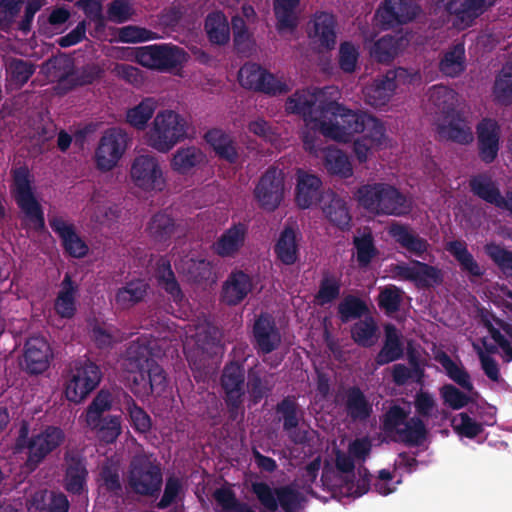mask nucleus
<instances>
[{"instance_id":"3c124183","label":"nucleus","mask_w":512,"mask_h":512,"mask_svg":"<svg viewBox=\"0 0 512 512\" xmlns=\"http://www.w3.org/2000/svg\"><path fill=\"white\" fill-rule=\"evenodd\" d=\"M338 317L342 323L361 319L369 315L366 302L354 295L345 296L337 307Z\"/></svg>"},{"instance_id":"49530a36","label":"nucleus","mask_w":512,"mask_h":512,"mask_svg":"<svg viewBox=\"0 0 512 512\" xmlns=\"http://www.w3.org/2000/svg\"><path fill=\"white\" fill-rule=\"evenodd\" d=\"M275 252L284 264H293L298 258V233L293 228H285L275 245Z\"/></svg>"},{"instance_id":"9b49d317","label":"nucleus","mask_w":512,"mask_h":512,"mask_svg":"<svg viewBox=\"0 0 512 512\" xmlns=\"http://www.w3.org/2000/svg\"><path fill=\"white\" fill-rule=\"evenodd\" d=\"M245 370L243 365L231 361L227 363L221 374L220 384L224 391V401L229 419L235 421L243 415Z\"/></svg>"},{"instance_id":"4d7b16f0","label":"nucleus","mask_w":512,"mask_h":512,"mask_svg":"<svg viewBox=\"0 0 512 512\" xmlns=\"http://www.w3.org/2000/svg\"><path fill=\"white\" fill-rule=\"evenodd\" d=\"M184 495L185 489L182 480L174 475L169 476L166 478L163 495L157 502L156 507L159 510H165L178 502H182Z\"/></svg>"},{"instance_id":"2f4dec72","label":"nucleus","mask_w":512,"mask_h":512,"mask_svg":"<svg viewBox=\"0 0 512 512\" xmlns=\"http://www.w3.org/2000/svg\"><path fill=\"white\" fill-rule=\"evenodd\" d=\"M41 73L48 82H58L55 90L59 94L67 92L74 86V79L70 74V65L65 58L50 59L42 66Z\"/></svg>"},{"instance_id":"9d476101","label":"nucleus","mask_w":512,"mask_h":512,"mask_svg":"<svg viewBox=\"0 0 512 512\" xmlns=\"http://www.w3.org/2000/svg\"><path fill=\"white\" fill-rule=\"evenodd\" d=\"M128 483L135 494L158 497L163 484L161 468L146 457L135 458L130 465Z\"/></svg>"},{"instance_id":"412c9836","label":"nucleus","mask_w":512,"mask_h":512,"mask_svg":"<svg viewBox=\"0 0 512 512\" xmlns=\"http://www.w3.org/2000/svg\"><path fill=\"white\" fill-rule=\"evenodd\" d=\"M96 364L86 360L76 366L65 385V396L70 402L80 403L96 388Z\"/></svg>"},{"instance_id":"a18cd8bd","label":"nucleus","mask_w":512,"mask_h":512,"mask_svg":"<svg viewBox=\"0 0 512 512\" xmlns=\"http://www.w3.org/2000/svg\"><path fill=\"white\" fill-rule=\"evenodd\" d=\"M428 97L435 113L445 114L446 118L453 114L458 103L457 94L445 86H434L429 90Z\"/></svg>"},{"instance_id":"f704fd0d","label":"nucleus","mask_w":512,"mask_h":512,"mask_svg":"<svg viewBox=\"0 0 512 512\" xmlns=\"http://www.w3.org/2000/svg\"><path fill=\"white\" fill-rule=\"evenodd\" d=\"M246 227L237 224L224 231L213 244V250L222 257L234 256L243 247L246 238Z\"/></svg>"},{"instance_id":"c9c22d12","label":"nucleus","mask_w":512,"mask_h":512,"mask_svg":"<svg viewBox=\"0 0 512 512\" xmlns=\"http://www.w3.org/2000/svg\"><path fill=\"white\" fill-rule=\"evenodd\" d=\"M204 140L218 157L231 163L237 160L238 152L235 141L222 129L213 128L208 130L204 135Z\"/></svg>"},{"instance_id":"2eb2a0df","label":"nucleus","mask_w":512,"mask_h":512,"mask_svg":"<svg viewBox=\"0 0 512 512\" xmlns=\"http://www.w3.org/2000/svg\"><path fill=\"white\" fill-rule=\"evenodd\" d=\"M360 133L362 135L353 143L354 155L360 163L368 161L376 151L389 146L384 125L370 115L365 121V129Z\"/></svg>"},{"instance_id":"6e6d98bb","label":"nucleus","mask_w":512,"mask_h":512,"mask_svg":"<svg viewBox=\"0 0 512 512\" xmlns=\"http://www.w3.org/2000/svg\"><path fill=\"white\" fill-rule=\"evenodd\" d=\"M355 257L359 266L366 267L377 256L378 251L374 245L372 234L363 231L356 235L353 240Z\"/></svg>"},{"instance_id":"e433bc0d","label":"nucleus","mask_w":512,"mask_h":512,"mask_svg":"<svg viewBox=\"0 0 512 512\" xmlns=\"http://www.w3.org/2000/svg\"><path fill=\"white\" fill-rule=\"evenodd\" d=\"M345 410L353 421H366L373 408L358 386H350L345 392Z\"/></svg>"},{"instance_id":"79ce46f5","label":"nucleus","mask_w":512,"mask_h":512,"mask_svg":"<svg viewBox=\"0 0 512 512\" xmlns=\"http://www.w3.org/2000/svg\"><path fill=\"white\" fill-rule=\"evenodd\" d=\"M440 135L460 144L471 143L474 139L471 127L465 120L454 114L440 124Z\"/></svg>"},{"instance_id":"20e7f679","label":"nucleus","mask_w":512,"mask_h":512,"mask_svg":"<svg viewBox=\"0 0 512 512\" xmlns=\"http://www.w3.org/2000/svg\"><path fill=\"white\" fill-rule=\"evenodd\" d=\"M358 204L374 215H402L410 205L404 195L394 186L384 182L367 183L354 194Z\"/></svg>"},{"instance_id":"aec40b11","label":"nucleus","mask_w":512,"mask_h":512,"mask_svg":"<svg viewBox=\"0 0 512 512\" xmlns=\"http://www.w3.org/2000/svg\"><path fill=\"white\" fill-rule=\"evenodd\" d=\"M496 0H449L445 7L452 25L458 30L471 27L475 20L494 5Z\"/></svg>"},{"instance_id":"58836bf2","label":"nucleus","mask_w":512,"mask_h":512,"mask_svg":"<svg viewBox=\"0 0 512 512\" xmlns=\"http://www.w3.org/2000/svg\"><path fill=\"white\" fill-rule=\"evenodd\" d=\"M435 360L443 367L446 375L450 380L459 385L468 393H474L477 395V392L474 390V385L471 381L470 374L461 363H456L444 351L438 352L435 355Z\"/></svg>"},{"instance_id":"a878e982","label":"nucleus","mask_w":512,"mask_h":512,"mask_svg":"<svg viewBox=\"0 0 512 512\" xmlns=\"http://www.w3.org/2000/svg\"><path fill=\"white\" fill-rule=\"evenodd\" d=\"M253 337L258 350L263 354H269L278 348L281 335L270 314L261 313L255 320Z\"/></svg>"},{"instance_id":"cd10ccee","label":"nucleus","mask_w":512,"mask_h":512,"mask_svg":"<svg viewBox=\"0 0 512 512\" xmlns=\"http://www.w3.org/2000/svg\"><path fill=\"white\" fill-rule=\"evenodd\" d=\"M471 190L481 199L512 214V193L501 196L495 182L487 175H478L470 181Z\"/></svg>"},{"instance_id":"774afa93","label":"nucleus","mask_w":512,"mask_h":512,"mask_svg":"<svg viewBox=\"0 0 512 512\" xmlns=\"http://www.w3.org/2000/svg\"><path fill=\"white\" fill-rule=\"evenodd\" d=\"M485 253L506 274L512 276V252L504 247L490 243L484 247Z\"/></svg>"},{"instance_id":"de8ad7c7","label":"nucleus","mask_w":512,"mask_h":512,"mask_svg":"<svg viewBox=\"0 0 512 512\" xmlns=\"http://www.w3.org/2000/svg\"><path fill=\"white\" fill-rule=\"evenodd\" d=\"M378 327L371 315L359 319L351 326V338L361 347L370 348L375 344Z\"/></svg>"},{"instance_id":"052dcab7","label":"nucleus","mask_w":512,"mask_h":512,"mask_svg":"<svg viewBox=\"0 0 512 512\" xmlns=\"http://www.w3.org/2000/svg\"><path fill=\"white\" fill-rule=\"evenodd\" d=\"M328 220L339 228H346L350 222V215L346 203L337 197H332L329 204L323 208Z\"/></svg>"},{"instance_id":"f257e3e1","label":"nucleus","mask_w":512,"mask_h":512,"mask_svg":"<svg viewBox=\"0 0 512 512\" xmlns=\"http://www.w3.org/2000/svg\"><path fill=\"white\" fill-rule=\"evenodd\" d=\"M436 402L433 396L420 390L414 398V407L417 416L409 417L411 411L408 406L399 404L390 405L382 414L381 430L391 441L404 444L407 447H419L427 439L428 430L423 418L432 416Z\"/></svg>"},{"instance_id":"6ab92c4d","label":"nucleus","mask_w":512,"mask_h":512,"mask_svg":"<svg viewBox=\"0 0 512 512\" xmlns=\"http://www.w3.org/2000/svg\"><path fill=\"white\" fill-rule=\"evenodd\" d=\"M284 191L283 172L278 169H270L260 178L254 190V197L260 207L272 211L281 203Z\"/></svg>"},{"instance_id":"393cba45","label":"nucleus","mask_w":512,"mask_h":512,"mask_svg":"<svg viewBox=\"0 0 512 512\" xmlns=\"http://www.w3.org/2000/svg\"><path fill=\"white\" fill-rule=\"evenodd\" d=\"M322 198V181L313 173L299 169L296 172L295 201L302 209H308Z\"/></svg>"},{"instance_id":"0e129e2a","label":"nucleus","mask_w":512,"mask_h":512,"mask_svg":"<svg viewBox=\"0 0 512 512\" xmlns=\"http://www.w3.org/2000/svg\"><path fill=\"white\" fill-rule=\"evenodd\" d=\"M155 32L144 27L128 25L118 29L116 39L123 43H140L157 39Z\"/></svg>"},{"instance_id":"5701e85b","label":"nucleus","mask_w":512,"mask_h":512,"mask_svg":"<svg viewBox=\"0 0 512 512\" xmlns=\"http://www.w3.org/2000/svg\"><path fill=\"white\" fill-rule=\"evenodd\" d=\"M64 487L72 494H81L86 491L88 470L86 459L79 451L68 450L65 453Z\"/></svg>"},{"instance_id":"5fc2aeb1","label":"nucleus","mask_w":512,"mask_h":512,"mask_svg":"<svg viewBox=\"0 0 512 512\" xmlns=\"http://www.w3.org/2000/svg\"><path fill=\"white\" fill-rule=\"evenodd\" d=\"M447 250L455 257L461 268L472 276H481L484 272L472 254L468 251L466 244L460 241L450 242Z\"/></svg>"},{"instance_id":"ea45409f","label":"nucleus","mask_w":512,"mask_h":512,"mask_svg":"<svg viewBox=\"0 0 512 512\" xmlns=\"http://www.w3.org/2000/svg\"><path fill=\"white\" fill-rule=\"evenodd\" d=\"M398 274L404 279L428 286L438 285L442 280L440 270L421 262H414L411 266H398Z\"/></svg>"},{"instance_id":"c756f323","label":"nucleus","mask_w":512,"mask_h":512,"mask_svg":"<svg viewBox=\"0 0 512 512\" xmlns=\"http://www.w3.org/2000/svg\"><path fill=\"white\" fill-rule=\"evenodd\" d=\"M404 356V345L402 335L393 324H387L384 328L383 345L375 356L377 367L384 366L402 359Z\"/></svg>"},{"instance_id":"a211bd4d","label":"nucleus","mask_w":512,"mask_h":512,"mask_svg":"<svg viewBox=\"0 0 512 512\" xmlns=\"http://www.w3.org/2000/svg\"><path fill=\"white\" fill-rule=\"evenodd\" d=\"M307 37L319 50H331L337 39L336 17L326 11H317L309 19L306 27Z\"/></svg>"},{"instance_id":"39448f33","label":"nucleus","mask_w":512,"mask_h":512,"mask_svg":"<svg viewBox=\"0 0 512 512\" xmlns=\"http://www.w3.org/2000/svg\"><path fill=\"white\" fill-rule=\"evenodd\" d=\"M188 129L189 125L184 116L173 109H163L156 113L146 131L145 143L160 153H167L188 138Z\"/></svg>"},{"instance_id":"c03bdc74","label":"nucleus","mask_w":512,"mask_h":512,"mask_svg":"<svg viewBox=\"0 0 512 512\" xmlns=\"http://www.w3.org/2000/svg\"><path fill=\"white\" fill-rule=\"evenodd\" d=\"M205 31L208 39L213 44L224 45L230 40V27L225 14L214 11L207 15Z\"/></svg>"},{"instance_id":"603ef678","label":"nucleus","mask_w":512,"mask_h":512,"mask_svg":"<svg viewBox=\"0 0 512 512\" xmlns=\"http://www.w3.org/2000/svg\"><path fill=\"white\" fill-rule=\"evenodd\" d=\"M122 433L121 414L98 415V444H112Z\"/></svg>"},{"instance_id":"69168bd1","label":"nucleus","mask_w":512,"mask_h":512,"mask_svg":"<svg viewBox=\"0 0 512 512\" xmlns=\"http://www.w3.org/2000/svg\"><path fill=\"white\" fill-rule=\"evenodd\" d=\"M494 95L501 103L508 104L512 102V63L505 66L497 77Z\"/></svg>"},{"instance_id":"338daca9","label":"nucleus","mask_w":512,"mask_h":512,"mask_svg":"<svg viewBox=\"0 0 512 512\" xmlns=\"http://www.w3.org/2000/svg\"><path fill=\"white\" fill-rule=\"evenodd\" d=\"M247 388L251 401L254 404H258L271 392V387L268 386V381L263 380L260 373L253 369L248 372Z\"/></svg>"},{"instance_id":"37998d69","label":"nucleus","mask_w":512,"mask_h":512,"mask_svg":"<svg viewBox=\"0 0 512 512\" xmlns=\"http://www.w3.org/2000/svg\"><path fill=\"white\" fill-rule=\"evenodd\" d=\"M158 107L155 98L147 97L126 111L127 123L137 130H144Z\"/></svg>"},{"instance_id":"f8f14e48","label":"nucleus","mask_w":512,"mask_h":512,"mask_svg":"<svg viewBox=\"0 0 512 512\" xmlns=\"http://www.w3.org/2000/svg\"><path fill=\"white\" fill-rule=\"evenodd\" d=\"M420 13V6L411 0H383L374 14L373 25L389 30L412 22Z\"/></svg>"},{"instance_id":"864d4df0","label":"nucleus","mask_w":512,"mask_h":512,"mask_svg":"<svg viewBox=\"0 0 512 512\" xmlns=\"http://www.w3.org/2000/svg\"><path fill=\"white\" fill-rule=\"evenodd\" d=\"M439 68L447 76L455 77L465 69V49L457 44L447 50L440 61Z\"/></svg>"},{"instance_id":"e2e57ef3","label":"nucleus","mask_w":512,"mask_h":512,"mask_svg":"<svg viewBox=\"0 0 512 512\" xmlns=\"http://www.w3.org/2000/svg\"><path fill=\"white\" fill-rule=\"evenodd\" d=\"M360 57L359 46L351 41H344L338 50V63L346 73H352L357 69Z\"/></svg>"},{"instance_id":"473e14b6","label":"nucleus","mask_w":512,"mask_h":512,"mask_svg":"<svg viewBox=\"0 0 512 512\" xmlns=\"http://www.w3.org/2000/svg\"><path fill=\"white\" fill-rule=\"evenodd\" d=\"M300 0H274L276 29L279 34H293L299 23L297 7Z\"/></svg>"},{"instance_id":"4be33fe9","label":"nucleus","mask_w":512,"mask_h":512,"mask_svg":"<svg viewBox=\"0 0 512 512\" xmlns=\"http://www.w3.org/2000/svg\"><path fill=\"white\" fill-rule=\"evenodd\" d=\"M52 358L49 343L43 337H30L24 346V353L20 365L32 375L46 371Z\"/></svg>"},{"instance_id":"72a5a7b5","label":"nucleus","mask_w":512,"mask_h":512,"mask_svg":"<svg viewBox=\"0 0 512 512\" xmlns=\"http://www.w3.org/2000/svg\"><path fill=\"white\" fill-rule=\"evenodd\" d=\"M407 35L408 33L396 37L391 35L381 37L370 48V55L379 62H390L408 46Z\"/></svg>"},{"instance_id":"680f3d73","label":"nucleus","mask_w":512,"mask_h":512,"mask_svg":"<svg viewBox=\"0 0 512 512\" xmlns=\"http://www.w3.org/2000/svg\"><path fill=\"white\" fill-rule=\"evenodd\" d=\"M439 392L443 403L452 410H460L473 401L471 396L453 384H444Z\"/></svg>"},{"instance_id":"09e8293b","label":"nucleus","mask_w":512,"mask_h":512,"mask_svg":"<svg viewBox=\"0 0 512 512\" xmlns=\"http://www.w3.org/2000/svg\"><path fill=\"white\" fill-rule=\"evenodd\" d=\"M130 425L140 434L149 432L152 428V419L149 414L126 392H122Z\"/></svg>"},{"instance_id":"8fccbe9b","label":"nucleus","mask_w":512,"mask_h":512,"mask_svg":"<svg viewBox=\"0 0 512 512\" xmlns=\"http://www.w3.org/2000/svg\"><path fill=\"white\" fill-rule=\"evenodd\" d=\"M389 234L409 252L421 256L428 249V243L401 225H392Z\"/></svg>"},{"instance_id":"6e6552de","label":"nucleus","mask_w":512,"mask_h":512,"mask_svg":"<svg viewBox=\"0 0 512 512\" xmlns=\"http://www.w3.org/2000/svg\"><path fill=\"white\" fill-rule=\"evenodd\" d=\"M13 195L24 214L27 228L41 231L45 227L44 214L31 189V176L26 167L14 171Z\"/></svg>"},{"instance_id":"c85d7f7f","label":"nucleus","mask_w":512,"mask_h":512,"mask_svg":"<svg viewBox=\"0 0 512 512\" xmlns=\"http://www.w3.org/2000/svg\"><path fill=\"white\" fill-rule=\"evenodd\" d=\"M479 154L486 163H491L499 150L500 128L496 121L482 120L477 126Z\"/></svg>"},{"instance_id":"4c0bfd02","label":"nucleus","mask_w":512,"mask_h":512,"mask_svg":"<svg viewBox=\"0 0 512 512\" xmlns=\"http://www.w3.org/2000/svg\"><path fill=\"white\" fill-rule=\"evenodd\" d=\"M396 90V84L389 75L374 80L366 86L363 93L365 101L376 108L385 106Z\"/></svg>"},{"instance_id":"ddd939ff","label":"nucleus","mask_w":512,"mask_h":512,"mask_svg":"<svg viewBox=\"0 0 512 512\" xmlns=\"http://www.w3.org/2000/svg\"><path fill=\"white\" fill-rule=\"evenodd\" d=\"M133 184L145 192H160L166 187V177L157 157L144 154L136 157L131 165Z\"/></svg>"},{"instance_id":"7ed1b4c3","label":"nucleus","mask_w":512,"mask_h":512,"mask_svg":"<svg viewBox=\"0 0 512 512\" xmlns=\"http://www.w3.org/2000/svg\"><path fill=\"white\" fill-rule=\"evenodd\" d=\"M332 96L316 125V134L338 143L351 142L356 134L365 129L369 115L348 109Z\"/></svg>"},{"instance_id":"bb28decb","label":"nucleus","mask_w":512,"mask_h":512,"mask_svg":"<svg viewBox=\"0 0 512 512\" xmlns=\"http://www.w3.org/2000/svg\"><path fill=\"white\" fill-rule=\"evenodd\" d=\"M206 163L207 156L201 148L195 145H186L179 147L172 154L169 166L178 175H189Z\"/></svg>"},{"instance_id":"b1692460","label":"nucleus","mask_w":512,"mask_h":512,"mask_svg":"<svg viewBox=\"0 0 512 512\" xmlns=\"http://www.w3.org/2000/svg\"><path fill=\"white\" fill-rule=\"evenodd\" d=\"M52 230L59 236L65 251L72 257H84L88 252L87 244L77 234L74 225L60 215L49 219Z\"/></svg>"},{"instance_id":"4468645a","label":"nucleus","mask_w":512,"mask_h":512,"mask_svg":"<svg viewBox=\"0 0 512 512\" xmlns=\"http://www.w3.org/2000/svg\"><path fill=\"white\" fill-rule=\"evenodd\" d=\"M238 80L242 87L261 91L267 94H281L287 92L291 83L283 77H277L255 63H248L238 72Z\"/></svg>"},{"instance_id":"dca6fc26","label":"nucleus","mask_w":512,"mask_h":512,"mask_svg":"<svg viewBox=\"0 0 512 512\" xmlns=\"http://www.w3.org/2000/svg\"><path fill=\"white\" fill-rule=\"evenodd\" d=\"M167 387L168 379L165 370L156 361H151L134 376L131 391L136 397L146 399L151 395L162 396Z\"/></svg>"},{"instance_id":"1a4fd4ad","label":"nucleus","mask_w":512,"mask_h":512,"mask_svg":"<svg viewBox=\"0 0 512 512\" xmlns=\"http://www.w3.org/2000/svg\"><path fill=\"white\" fill-rule=\"evenodd\" d=\"M279 420L282 421L283 431L287 433L289 440L303 448L311 450L317 435L309 426H300V411L294 397L286 396L275 407Z\"/></svg>"},{"instance_id":"bf43d9fd","label":"nucleus","mask_w":512,"mask_h":512,"mask_svg":"<svg viewBox=\"0 0 512 512\" xmlns=\"http://www.w3.org/2000/svg\"><path fill=\"white\" fill-rule=\"evenodd\" d=\"M248 129L251 133L263 138L277 149H282L287 145V141L264 119L258 118L251 121L248 125Z\"/></svg>"},{"instance_id":"13d9d810","label":"nucleus","mask_w":512,"mask_h":512,"mask_svg":"<svg viewBox=\"0 0 512 512\" xmlns=\"http://www.w3.org/2000/svg\"><path fill=\"white\" fill-rule=\"evenodd\" d=\"M174 220L165 213L154 215L148 223L149 235L158 242L166 241L175 232Z\"/></svg>"},{"instance_id":"0eeeda50","label":"nucleus","mask_w":512,"mask_h":512,"mask_svg":"<svg viewBox=\"0 0 512 512\" xmlns=\"http://www.w3.org/2000/svg\"><path fill=\"white\" fill-rule=\"evenodd\" d=\"M130 58L148 69L167 72L182 67L188 54L177 46L149 45L131 50Z\"/></svg>"},{"instance_id":"a19ab883","label":"nucleus","mask_w":512,"mask_h":512,"mask_svg":"<svg viewBox=\"0 0 512 512\" xmlns=\"http://www.w3.org/2000/svg\"><path fill=\"white\" fill-rule=\"evenodd\" d=\"M175 266L179 274H182L196 284H207L204 281H208L212 275V268L209 262L195 260L189 256L179 259Z\"/></svg>"},{"instance_id":"423d86ee","label":"nucleus","mask_w":512,"mask_h":512,"mask_svg":"<svg viewBox=\"0 0 512 512\" xmlns=\"http://www.w3.org/2000/svg\"><path fill=\"white\" fill-rule=\"evenodd\" d=\"M65 432L62 428L54 425H47L38 433L29 437V428L26 423L22 424L16 439L18 450H27L25 466L34 471L45 460V458L56 451L65 441Z\"/></svg>"},{"instance_id":"f3484780","label":"nucleus","mask_w":512,"mask_h":512,"mask_svg":"<svg viewBox=\"0 0 512 512\" xmlns=\"http://www.w3.org/2000/svg\"><path fill=\"white\" fill-rule=\"evenodd\" d=\"M128 146L127 134L121 128H109L98 143V170L109 171L117 166Z\"/></svg>"},{"instance_id":"7c9ffc66","label":"nucleus","mask_w":512,"mask_h":512,"mask_svg":"<svg viewBox=\"0 0 512 512\" xmlns=\"http://www.w3.org/2000/svg\"><path fill=\"white\" fill-rule=\"evenodd\" d=\"M323 154V166L326 171L341 178H349L353 175V166L349 156L335 146L324 147L322 140L321 150L316 157Z\"/></svg>"},{"instance_id":"f03ea898","label":"nucleus","mask_w":512,"mask_h":512,"mask_svg":"<svg viewBox=\"0 0 512 512\" xmlns=\"http://www.w3.org/2000/svg\"><path fill=\"white\" fill-rule=\"evenodd\" d=\"M338 94L334 87L309 88L296 91L286 101L285 109L288 113L303 117L305 122V127L301 132L303 149L312 156H317L322 146V137L316 134L319 117L331 97Z\"/></svg>"}]
</instances>
